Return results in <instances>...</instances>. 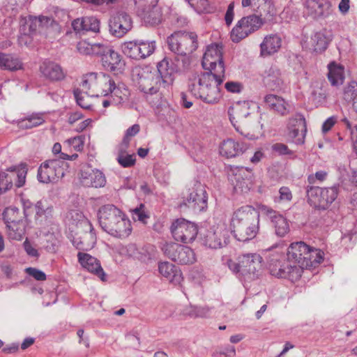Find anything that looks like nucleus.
Here are the masks:
<instances>
[{
    "mask_svg": "<svg viewBox=\"0 0 357 357\" xmlns=\"http://www.w3.org/2000/svg\"><path fill=\"white\" fill-rule=\"evenodd\" d=\"M140 130V127L138 124H134L128 128L126 132V135L123 139V144L128 146L130 143V137L136 135Z\"/></svg>",
    "mask_w": 357,
    "mask_h": 357,
    "instance_id": "e2e57ef3",
    "label": "nucleus"
},
{
    "mask_svg": "<svg viewBox=\"0 0 357 357\" xmlns=\"http://www.w3.org/2000/svg\"><path fill=\"white\" fill-rule=\"evenodd\" d=\"M3 216L10 237L15 240H21L25 232V222L20 210L15 206L6 208Z\"/></svg>",
    "mask_w": 357,
    "mask_h": 357,
    "instance_id": "f8f14e48",
    "label": "nucleus"
},
{
    "mask_svg": "<svg viewBox=\"0 0 357 357\" xmlns=\"http://www.w3.org/2000/svg\"><path fill=\"white\" fill-rule=\"evenodd\" d=\"M89 231V233H86L84 236L82 238H81L82 245L89 246V250L91 249L94 246L96 239L93 231Z\"/></svg>",
    "mask_w": 357,
    "mask_h": 357,
    "instance_id": "69168bd1",
    "label": "nucleus"
},
{
    "mask_svg": "<svg viewBox=\"0 0 357 357\" xmlns=\"http://www.w3.org/2000/svg\"><path fill=\"white\" fill-rule=\"evenodd\" d=\"M247 144L232 139L224 140L220 146V153L226 158H234L242 154L248 149Z\"/></svg>",
    "mask_w": 357,
    "mask_h": 357,
    "instance_id": "a878e982",
    "label": "nucleus"
},
{
    "mask_svg": "<svg viewBox=\"0 0 357 357\" xmlns=\"http://www.w3.org/2000/svg\"><path fill=\"white\" fill-rule=\"evenodd\" d=\"M144 205L141 204L139 207L132 210V215L134 220H137L143 223H145L146 220L149 218V215L146 214Z\"/></svg>",
    "mask_w": 357,
    "mask_h": 357,
    "instance_id": "4d7b16f0",
    "label": "nucleus"
},
{
    "mask_svg": "<svg viewBox=\"0 0 357 357\" xmlns=\"http://www.w3.org/2000/svg\"><path fill=\"white\" fill-rule=\"evenodd\" d=\"M251 177L252 172L246 167L236 166L231 168L229 180L236 191L247 192L250 188Z\"/></svg>",
    "mask_w": 357,
    "mask_h": 357,
    "instance_id": "6ab92c4d",
    "label": "nucleus"
},
{
    "mask_svg": "<svg viewBox=\"0 0 357 357\" xmlns=\"http://www.w3.org/2000/svg\"><path fill=\"white\" fill-rule=\"evenodd\" d=\"M225 79V75L219 73L205 72L197 77L190 79L188 90L192 96L208 104H216L222 98L220 86Z\"/></svg>",
    "mask_w": 357,
    "mask_h": 357,
    "instance_id": "7ed1b4c3",
    "label": "nucleus"
},
{
    "mask_svg": "<svg viewBox=\"0 0 357 357\" xmlns=\"http://www.w3.org/2000/svg\"><path fill=\"white\" fill-rule=\"evenodd\" d=\"M298 129L301 132H307L306 122L304 116L301 114H296L289 119L288 130Z\"/></svg>",
    "mask_w": 357,
    "mask_h": 357,
    "instance_id": "09e8293b",
    "label": "nucleus"
},
{
    "mask_svg": "<svg viewBox=\"0 0 357 357\" xmlns=\"http://www.w3.org/2000/svg\"><path fill=\"white\" fill-rule=\"evenodd\" d=\"M101 64L105 70L111 72L114 75L122 73L126 66L121 55L115 51L114 48L103 58Z\"/></svg>",
    "mask_w": 357,
    "mask_h": 357,
    "instance_id": "4be33fe9",
    "label": "nucleus"
},
{
    "mask_svg": "<svg viewBox=\"0 0 357 357\" xmlns=\"http://www.w3.org/2000/svg\"><path fill=\"white\" fill-rule=\"evenodd\" d=\"M157 68L158 73L152 72L148 67L133 69L132 79L144 93L153 95L161 87L167 88L172 85L179 66L172 59L165 57L158 63Z\"/></svg>",
    "mask_w": 357,
    "mask_h": 357,
    "instance_id": "f257e3e1",
    "label": "nucleus"
},
{
    "mask_svg": "<svg viewBox=\"0 0 357 357\" xmlns=\"http://www.w3.org/2000/svg\"><path fill=\"white\" fill-rule=\"evenodd\" d=\"M264 24L263 18L257 15H250L242 17L232 29L231 38L233 42L238 43L252 33L259 30Z\"/></svg>",
    "mask_w": 357,
    "mask_h": 357,
    "instance_id": "9d476101",
    "label": "nucleus"
},
{
    "mask_svg": "<svg viewBox=\"0 0 357 357\" xmlns=\"http://www.w3.org/2000/svg\"><path fill=\"white\" fill-rule=\"evenodd\" d=\"M167 43L171 52L182 56L183 68L189 63V56L198 47L197 35L192 31H175L167 37Z\"/></svg>",
    "mask_w": 357,
    "mask_h": 357,
    "instance_id": "423d86ee",
    "label": "nucleus"
},
{
    "mask_svg": "<svg viewBox=\"0 0 357 357\" xmlns=\"http://www.w3.org/2000/svg\"><path fill=\"white\" fill-rule=\"evenodd\" d=\"M326 84L315 83L312 86L311 92V100L317 107L324 105L327 100Z\"/></svg>",
    "mask_w": 357,
    "mask_h": 357,
    "instance_id": "e433bc0d",
    "label": "nucleus"
},
{
    "mask_svg": "<svg viewBox=\"0 0 357 357\" xmlns=\"http://www.w3.org/2000/svg\"><path fill=\"white\" fill-rule=\"evenodd\" d=\"M138 45L142 59L151 55L156 48L155 40H138Z\"/></svg>",
    "mask_w": 357,
    "mask_h": 357,
    "instance_id": "3c124183",
    "label": "nucleus"
},
{
    "mask_svg": "<svg viewBox=\"0 0 357 357\" xmlns=\"http://www.w3.org/2000/svg\"><path fill=\"white\" fill-rule=\"evenodd\" d=\"M340 185H334L328 188L307 185L306 193L307 202L310 206L319 210H326L337 199Z\"/></svg>",
    "mask_w": 357,
    "mask_h": 357,
    "instance_id": "6e6552de",
    "label": "nucleus"
},
{
    "mask_svg": "<svg viewBox=\"0 0 357 357\" xmlns=\"http://www.w3.org/2000/svg\"><path fill=\"white\" fill-rule=\"evenodd\" d=\"M77 51L83 55H93V43H90L86 40H81L77 45Z\"/></svg>",
    "mask_w": 357,
    "mask_h": 357,
    "instance_id": "13d9d810",
    "label": "nucleus"
},
{
    "mask_svg": "<svg viewBox=\"0 0 357 357\" xmlns=\"http://www.w3.org/2000/svg\"><path fill=\"white\" fill-rule=\"evenodd\" d=\"M303 5L304 15L314 20L328 18L334 11L331 0H304Z\"/></svg>",
    "mask_w": 357,
    "mask_h": 357,
    "instance_id": "2eb2a0df",
    "label": "nucleus"
},
{
    "mask_svg": "<svg viewBox=\"0 0 357 357\" xmlns=\"http://www.w3.org/2000/svg\"><path fill=\"white\" fill-rule=\"evenodd\" d=\"M264 101L267 106L272 110L281 115H285L288 113V103L282 98L269 94L266 96Z\"/></svg>",
    "mask_w": 357,
    "mask_h": 357,
    "instance_id": "f704fd0d",
    "label": "nucleus"
},
{
    "mask_svg": "<svg viewBox=\"0 0 357 357\" xmlns=\"http://www.w3.org/2000/svg\"><path fill=\"white\" fill-rule=\"evenodd\" d=\"M272 150L279 155H291L293 151L288 146L282 143H276L272 146Z\"/></svg>",
    "mask_w": 357,
    "mask_h": 357,
    "instance_id": "774afa93",
    "label": "nucleus"
},
{
    "mask_svg": "<svg viewBox=\"0 0 357 357\" xmlns=\"http://www.w3.org/2000/svg\"><path fill=\"white\" fill-rule=\"evenodd\" d=\"M231 225L238 241H248L259 231V213L251 206H243L234 212Z\"/></svg>",
    "mask_w": 357,
    "mask_h": 357,
    "instance_id": "20e7f679",
    "label": "nucleus"
},
{
    "mask_svg": "<svg viewBox=\"0 0 357 357\" xmlns=\"http://www.w3.org/2000/svg\"><path fill=\"white\" fill-rule=\"evenodd\" d=\"M80 181L85 187L102 188L106 184V178L103 172L95 169L91 172L82 171Z\"/></svg>",
    "mask_w": 357,
    "mask_h": 357,
    "instance_id": "cd10ccee",
    "label": "nucleus"
},
{
    "mask_svg": "<svg viewBox=\"0 0 357 357\" xmlns=\"http://www.w3.org/2000/svg\"><path fill=\"white\" fill-rule=\"evenodd\" d=\"M281 38L278 34H270L264 37L260 44V54L262 56H270L280 49Z\"/></svg>",
    "mask_w": 357,
    "mask_h": 357,
    "instance_id": "c85d7f7f",
    "label": "nucleus"
},
{
    "mask_svg": "<svg viewBox=\"0 0 357 357\" xmlns=\"http://www.w3.org/2000/svg\"><path fill=\"white\" fill-rule=\"evenodd\" d=\"M328 73L327 76L331 84L333 86L342 85L344 79V67L333 61L328 65Z\"/></svg>",
    "mask_w": 357,
    "mask_h": 357,
    "instance_id": "72a5a7b5",
    "label": "nucleus"
},
{
    "mask_svg": "<svg viewBox=\"0 0 357 357\" xmlns=\"http://www.w3.org/2000/svg\"><path fill=\"white\" fill-rule=\"evenodd\" d=\"M241 276L254 280L261 267V257L257 254H246L241 256Z\"/></svg>",
    "mask_w": 357,
    "mask_h": 357,
    "instance_id": "412c9836",
    "label": "nucleus"
},
{
    "mask_svg": "<svg viewBox=\"0 0 357 357\" xmlns=\"http://www.w3.org/2000/svg\"><path fill=\"white\" fill-rule=\"evenodd\" d=\"M8 173L0 172V194L10 189L13 183L17 188H21L25 183L27 170L25 167H11L8 169Z\"/></svg>",
    "mask_w": 357,
    "mask_h": 357,
    "instance_id": "f3484780",
    "label": "nucleus"
},
{
    "mask_svg": "<svg viewBox=\"0 0 357 357\" xmlns=\"http://www.w3.org/2000/svg\"><path fill=\"white\" fill-rule=\"evenodd\" d=\"M119 163L123 167H130L135 164V158L133 155L121 154L118 156Z\"/></svg>",
    "mask_w": 357,
    "mask_h": 357,
    "instance_id": "0e129e2a",
    "label": "nucleus"
},
{
    "mask_svg": "<svg viewBox=\"0 0 357 357\" xmlns=\"http://www.w3.org/2000/svg\"><path fill=\"white\" fill-rule=\"evenodd\" d=\"M190 6L197 13H211L212 8L208 0H185Z\"/></svg>",
    "mask_w": 357,
    "mask_h": 357,
    "instance_id": "864d4df0",
    "label": "nucleus"
},
{
    "mask_svg": "<svg viewBox=\"0 0 357 357\" xmlns=\"http://www.w3.org/2000/svg\"><path fill=\"white\" fill-rule=\"evenodd\" d=\"M67 164L59 159L47 160L38 168L37 178L43 183H56L63 177Z\"/></svg>",
    "mask_w": 357,
    "mask_h": 357,
    "instance_id": "1a4fd4ad",
    "label": "nucleus"
},
{
    "mask_svg": "<svg viewBox=\"0 0 357 357\" xmlns=\"http://www.w3.org/2000/svg\"><path fill=\"white\" fill-rule=\"evenodd\" d=\"M66 142L75 151H80L83 149L84 147V137L83 136L72 137L67 139Z\"/></svg>",
    "mask_w": 357,
    "mask_h": 357,
    "instance_id": "052dcab7",
    "label": "nucleus"
},
{
    "mask_svg": "<svg viewBox=\"0 0 357 357\" xmlns=\"http://www.w3.org/2000/svg\"><path fill=\"white\" fill-rule=\"evenodd\" d=\"M228 115L237 132L250 139L255 138L250 131L257 126V121L255 115L249 112L248 102H237L230 106Z\"/></svg>",
    "mask_w": 357,
    "mask_h": 357,
    "instance_id": "0eeeda50",
    "label": "nucleus"
},
{
    "mask_svg": "<svg viewBox=\"0 0 357 357\" xmlns=\"http://www.w3.org/2000/svg\"><path fill=\"white\" fill-rule=\"evenodd\" d=\"M75 98L76 99L77 103L84 109H90L91 105L86 100L85 95L86 93H83L80 89H77L73 91Z\"/></svg>",
    "mask_w": 357,
    "mask_h": 357,
    "instance_id": "bf43d9fd",
    "label": "nucleus"
},
{
    "mask_svg": "<svg viewBox=\"0 0 357 357\" xmlns=\"http://www.w3.org/2000/svg\"><path fill=\"white\" fill-rule=\"evenodd\" d=\"M67 218L72 222V224H80L82 227H86L91 231H93V227L91 223L87 219L84 218L82 213L80 211L77 210H72L68 213Z\"/></svg>",
    "mask_w": 357,
    "mask_h": 357,
    "instance_id": "a18cd8bd",
    "label": "nucleus"
},
{
    "mask_svg": "<svg viewBox=\"0 0 357 357\" xmlns=\"http://www.w3.org/2000/svg\"><path fill=\"white\" fill-rule=\"evenodd\" d=\"M54 22V20L49 17L40 16L38 17H29V20L26 22V24L24 26V31H26V26H28V34L34 33L38 27H47L49 25Z\"/></svg>",
    "mask_w": 357,
    "mask_h": 357,
    "instance_id": "c9c22d12",
    "label": "nucleus"
},
{
    "mask_svg": "<svg viewBox=\"0 0 357 357\" xmlns=\"http://www.w3.org/2000/svg\"><path fill=\"white\" fill-rule=\"evenodd\" d=\"M130 17L125 12L121 11L113 15L109 21L110 33L116 38H121L132 29Z\"/></svg>",
    "mask_w": 357,
    "mask_h": 357,
    "instance_id": "a211bd4d",
    "label": "nucleus"
},
{
    "mask_svg": "<svg viewBox=\"0 0 357 357\" xmlns=\"http://www.w3.org/2000/svg\"><path fill=\"white\" fill-rule=\"evenodd\" d=\"M40 71L44 77L51 81H60L65 77L61 66L52 61H44L40 66Z\"/></svg>",
    "mask_w": 357,
    "mask_h": 357,
    "instance_id": "bb28decb",
    "label": "nucleus"
},
{
    "mask_svg": "<svg viewBox=\"0 0 357 357\" xmlns=\"http://www.w3.org/2000/svg\"><path fill=\"white\" fill-rule=\"evenodd\" d=\"M22 66L20 59L12 54L0 52V67L10 71L21 69Z\"/></svg>",
    "mask_w": 357,
    "mask_h": 357,
    "instance_id": "ea45409f",
    "label": "nucleus"
},
{
    "mask_svg": "<svg viewBox=\"0 0 357 357\" xmlns=\"http://www.w3.org/2000/svg\"><path fill=\"white\" fill-rule=\"evenodd\" d=\"M262 212L271 220L278 236H284L289 232V224L282 215L266 206L262 208Z\"/></svg>",
    "mask_w": 357,
    "mask_h": 357,
    "instance_id": "b1692460",
    "label": "nucleus"
},
{
    "mask_svg": "<svg viewBox=\"0 0 357 357\" xmlns=\"http://www.w3.org/2000/svg\"><path fill=\"white\" fill-rule=\"evenodd\" d=\"M307 245L300 241L290 245L287 249L286 257L283 255H273L269 259L271 274L291 281L298 280L304 269L302 261L305 255H307Z\"/></svg>",
    "mask_w": 357,
    "mask_h": 357,
    "instance_id": "f03ea898",
    "label": "nucleus"
},
{
    "mask_svg": "<svg viewBox=\"0 0 357 357\" xmlns=\"http://www.w3.org/2000/svg\"><path fill=\"white\" fill-rule=\"evenodd\" d=\"M280 196L275 198V202H290L292 199V194L289 188L283 186L279 190Z\"/></svg>",
    "mask_w": 357,
    "mask_h": 357,
    "instance_id": "680f3d73",
    "label": "nucleus"
},
{
    "mask_svg": "<svg viewBox=\"0 0 357 357\" xmlns=\"http://www.w3.org/2000/svg\"><path fill=\"white\" fill-rule=\"evenodd\" d=\"M159 273L170 282L177 284L182 280V273L173 264L165 261L158 264Z\"/></svg>",
    "mask_w": 357,
    "mask_h": 357,
    "instance_id": "473e14b6",
    "label": "nucleus"
},
{
    "mask_svg": "<svg viewBox=\"0 0 357 357\" xmlns=\"http://www.w3.org/2000/svg\"><path fill=\"white\" fill-rule=\"evenodd\" d=\"M115 84V82L109 75L105 73L98 74L96 89L95 91H100L101 96H107L109 95L112 90L114 89Z\"/></svg>",
    "mask_w": 357,
    "mask_h": 357,
    "instance_id": "4c0bfd02",
    "label": "nucleus"
},
{
    "mask_svg": "<svg viewBox=\"0 0 357 357\" xmlns=\"http://www.w3.org/2000/svg\"><path fill=\"white\" fill-rule=\"evenodd\" d=\"M343 98L347 102L354 105V102L357 100V82L356 81H351L345 86Z\"/></svg>",
    "mask_w": 357,
    "mask_h": 357,
    "instance_id": "de8ad7c7",
    "label": "nucleus"
},
{
    "mask_svg": "<svg viewBox=\"0 0 357 357\" xmlns=\"http://www.w3.org/2000/svg\"><path fill=\"white\" fill-rule=\"evenodd\" d=\"M26 272L30 276L38 281H44L46 280V275L44 272L36 268L29 267L26 269Z\"/></svg>",
    "mask_w": 357,
    "mask_h": 357,
    "instance_id": "338daca9",
    "label": "nucleus"
},
{
    "mask_svg": "<svg viewBox=\"0 0 357 357\" xmlns=\"http://www.w3.org/2000/svg\"><path fill=\"white\" fill-rule=\"evenodd\" d=\"M45 122L43 114H33L17 121V126L22 129H31Z\"/></svg>",
    "mask_w": 357,
    "mask_h": 357,
    "instance_id": "37998d69",
    "label": "nucleus"
},
{
    "mask_svg": "<svg viewBox=\"0 0 357 357\" xmlns=\"http://www.w3.org/2000/svg\"><path fill=\"white\" fill-rule=\"evenodd\" d=\"M170 229L174 238L183 243H192L198 234L197 225L183 218L176 220Z\"/></svg>",
    "mask_w": 357,
    "mask_h": 357,
    "instance_id": "ddd939ff",
    "label": "nucleus"
},
{
    "mask_svg": "<svg viewBox=\"0 0 357 357\" xmlns=\"http://www.w3.org/2000/svg\"><path fill=\"white\" fill-rule=\"evenodd\" d=\"M144 22L151 26L159 24L162 20V9L159 6L138 9Z\"/></svg>",
    "mask_w": 357,
    "mask_h": 357,
    "instance_id": "7c9ffc66",
    "label": "nucleus"
},
{
    "mask_svg": "<svg viewBox=\"0 0 357 357\" xmlns=\"http://www.w3.org/2000/svg\"><path fill=\"white\" fill-rule=\"evenodd\" d=\"M307 255H305L302 261V266H304V268L315 266L324 260V252L319 249H314L307 245Z\"/></svg>",
    "mask_w": 357,
    "mask_h": 357,
    "instance_id": "58836bf2",
    "label": "nucleus"
},
{
    "mask_svg": "<svg viewBox=\"0 0 357 357\" xmlns=\"http://www.w3.org/2000/svg\"><path fill=\"white\" fill-rule=\"evenodd\" d=\"M331 40L332 36L330 32L326 30H321L312 35L310 45L314 52L321 53L327 49Z\"/></svg>",
    "mask_w": 357,
    "mask_h": 357,
    "instance_id": "2f4dec72",
    "label": "nucleus"
},
{
    "mask_svg": "<svg viewBox=\"0 0 357 357\" xmlns=\"http://www.w3.org/2000/svg\"><path fill=\"white\" fill-rule=\"evenodd\" d=\"M162 251L165 256L180 264H191L196 260L192 249L176 243H165L162 247Z\"/></svg>",
    "mask_w": 357,
    "mask_h": 357,
    "instance_id": "4468645a",
    "label": "nucleus"
},
{
    "mask_svg": "<svg viewBox=\"0 0 357 357\" xmlns=\"http://www.w3.org/2000/svg\"><path fill=\"white\" fill-rule=\"evenodd\" d=\"M113 47L109 45L107 43H93V55L100 58V61L103 60V58L111 52Z\"/></svg>",
    "mask_w": 357,
    "mask_h": 357,
    "instance_id": "603ef678",
    "label": "nucleus"
},
{
    "mask_svg": "<svg viewBox=\"0 0 357 357\" xmlns=\"http://www.w3.org/2000/svg\"><path fill=\"white\" fill-rule=\"evenodd\" d=\"M110 95L114 105H119L128 102L130 91L125 84L121 83L116 85L115 84V86H114V89L112 90Z\"/></svg>",
    "mask_w": 357,
    "mask_h": 357,
    "instance_id": "a19ab883",
    "label": "nucleus"
},
{
    "mask_svg": "<svg viewBox=\"0 0 357 357\" xmlns=\"http://www.w3.org/2000/svg\"><path fill=\"white\" fill-rule=\"evenodd\" d=\"M229 230L224 226H218L202 234L201 242L207 248L218 249L226 246L229 242Z\"/></svg>",
    "mask_w": 357,
    "mask_h": 357,
    "instance_id": "dca6fc26",
    "label": "nucleus"
},
{
    "mask_svg": "<svg viewBox=\"0 0 357 357\" xmlns=\"http://www.w3.org/2000/svg\"><path fill=\"white\" fill-rule=\"evenodd\" d=\"M72 26L77 33L89 31L98 32L100 29V22L94 17H85L73 20Z\"/></svg>",
    "mask_w": 357,
    "mask_h": 357,
    "instance_id": "c756f323",
    "label": "nucleus"
},
{
    "mask_svg": "<svg viewBox=\"0 0 357 357\" xmlns=\"http://www.w3.org/2000/svg\"><path fill=\"white\" fill-rule=\"evenodd\" d=\"M98 73H91L83 77L81 83L82 91H84L83 93L87 94V91L92 89L93 91L96 89Z\"/></svg>",
    "mask_w": 357,
    "mask_h": 357,
    "instance_id": "8fccbe9b",
    "label": "nucleus"
},
{
    "mask_svg": "<svg viewBox=\"0 0 357 357\" xmlns=\"http://www.w3.org/2000/svg\"><path fill=\"white\" fill-rule=\"evenodd\" d=\"M77 258L79 263L84 268L97 275L102 281L105 280V273L96 258L82 252H78Z\"/></svg>",
    "mask_w": 357,
    "mask_h": 357,
    "instance_id": "5701e85b",
    "label": "nucleus"
},
{
    "mask_svg": "<svg viewBox=\"0 0 357 357\" xmlns=\"http://www.w3.org/2000/svg\"><path fill=\"white\" fill-rule=\"evenodd\" d=\"M202 65L206 70L219 73L222 76L225 75L222 45L213 43L207 46L202 58Z\"/></svg>",
    "mask_w": 357,
    "mask_h": 357,
    "instance_id": "9b49d317",
    "label": "nucleus"
},
{
    "mask_svg": "<svg viewBox=\"0 0 357 357\" xmlns=\"http://www.w3.org/2000/svg\"><path fill=\"white\" fill-rule=\"evenodd\" d=\"M263 82L265 86L272 91H280L284 86L280 71L276 66H271L265 70Z\"/></svg>",
    "mask_w": 357,
    "mask_h": 357,
    "instance_id": "393cba45",
    "label": "nucleus"
},
{
    "mask_svg": "<svg viewBox=\"0 0 357 357\" xmlns=\"http://www.w3.org/2000/svg\"><path fill=\"white\" fill-rule=\"evenodd\" d=\"M211 308L208 306L190 305L183 310V314L190 318H207L211 314Z\"/></svg>",
    "mask_w": 357,
    "mask_h": 357,
    "instance_id": "79ce46f5",
    "label": "nucleus"
},
{
    "mask_svg": "<svg viewBox=\"0 0 357 357\" xmlns=\"http://www.w3.org/2000/svg\"><path fill=\"white\" fill-rule=\"evenodd\" d=\"M98 218L102 229L113 236L123 238L128 236L131 232L130 221L113 204L100 207Z\"/></svg>",
    "mask_w": 357,
    "mask_h": 357,
    "instance_id": "39448f33",
    "label": "nucleus"
},
{
    "mask_svg": "<svg viewBox=\"0 0 357 357\" xmlns=\"http://www.w3.org/2000/svg\"><path fill=\"white\" fill-rule=\"evenodd\" d=\"M306 132H300L299 130H288L289 139L296 144H303L305 142Z\"/></svg>",
    "mask_w": 357,
    "mask_h": 357,
    "instance_id": "5fc2aeb1",
    "label": "nucleus"
},
{
    "mask_svg": "<svg viewBox=\"0 0 357 357\" xmlns=\"http://www.w3.org/2000/svg\"><path fill=\"white\" fill-rule=\"evenodd\" d=\"M259 17H264V20H270L276 14L275 6L271 0H264V2L258 7Z\"/></svg>",
    "mask_w": 357,
    "mask_h": 357,
    "instance_id": "49530a36",
    "label": "nucleus"
},
{
    "mask_svg": "<svg viewBox=\"0 0 357 357\" xmlns=\"http://www.w3.org/2000/svg\"><path fill=\"white\" fill-rule=\"evenodd\" d=\"M208 196L205 187L200 183L195 185L185 204L195 212H201L207 208Z\"/></svg>",
    "mask_w": 357,
    "mask_h": 357,
    "instance_id": "aec40b11",
    "label": "nucleus"
},
{
    "mask_svg": "<svg viewBox=\"0 0 357 357\" xmlns=\"http://www.w3.org/2000/svg\"><path fill=\"white\" fill-rule=\"evenodd\" d=\"M328 173L326 171H318L315 174H310L307 176V182L310 185L321 183L327 178Z\"/></svg>",
    "mask_w": 357,
    "mask_h": 357,
    "instance_id": "6e6d98bb",
    "label": "nucleus"
},
{
    "mask_svg": "<svg viewBox=\"0 0 357 357\" xmlns=\"http://www.w3.org/2000/svg\"><path fill=\"white\" fill-rule=\"evenodd\" d=\"M121 48L123 54L130 59L135 60L142 59L138 45V40L125 42L122 45Z\"/></svg>",
    "mask_w": 357,
    "mask_h": 357,
    "instance_id": "c03bdc74",
    "label": "nucleus"
}]
</instances>
